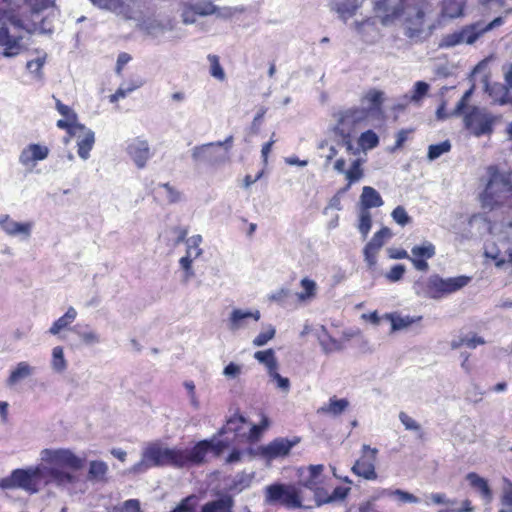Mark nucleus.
<instances>
[{"label": "nucleus", "instance_id": "nucleus-1", "mask_svg": "<svg viewBox=\"0 0 512 512\" xmlns=\"http://www.w3.org/2000/svg\"><path fill=\"white\" fill-rule=\"evenodd\" d=\"M41 464L28 469H16L12 480L16 487L31 493L38 491V484H52L66 488L76 481L74 471L84 466V458L67 448H45L40 452Z\"/></svg>", "mask_w": 512, "mask_h": 512}, {"label": "nucleus", "instance_id": "nucleus-2", "mask_svg": "<svg viewBox=\"0 0 512 512\" xmlns=\"http://www.w3.org/2000/svg\"><path fill=\"white\" fill-rule=\"evenodd\" d=\"M427 5L424 0H373L375 15L381 23L388 26L400 20L409 38L423 32Z\"/></svg>", "mask_w": 512, "mask_h": 512}, {"label": "nucleus", "instance_id": "nucleus-3", "mask_svg": "<svg viewBox=\"0 0 512 512\" xmlns=\"http://www.w3.org/2000/svg\"><path fill=\"white\" fill-rule=\"evenodd\" d=\"M9 25L14 28L35 32L38 30L36 25H27L24 21L10 9L0 6V49L4 58H16L27 50L23 36L12 34Z\"/></svg>", "mask_w": 512, "mask_h": 512}, {"label": "nucleus", "instance_id": "nucleus-4", "mask_svg": "<svg viewBox=\"0 0 512 512\" xmlns=\"http://www.w3.org/2000/svg\"><path fill=\"white\" fill-rule=\"evenodd\" d=\"M487 183L480 195L484 208L493 210L498 207H512V173L501 172L497 166L486 169Z\"/></svg>", "mask_w": 512, "mask_h": 512}, {"label": "nucleus", "instance_id": "nucleus-5", "mask_svg": "<svg viewBox=\"0 0 512 512\" xmlns=\"http://www.w3.org/2000/svg\"><path fill=\"white\" fill-rule=\"evenodd\" d=\"M490 234L484 246L485 257L498 268L507 266L512 273V221L491 226Z\"/></svg>", "mask_w": 512, "mask_h": 512}, {"label": "nucleus", "instance_id": "nucleus-6", "mask_svg": "<svg viewBox=\"0 0 512 512\" xmlns=\"http://www.w3.org/2000/svg\"><path fill=\"white\" fill-rule=\"evenodd\" d=\"M470 281L471 277L465 275L442 278L438 274H433L429 277H419L412 288L418 297L441 299L462 289Z\"/></svg>", "mask_w": 512, "mask_h": 512}, {"label": "nucleus", "instance_id": "nucleus-7", "mask_svg": "<svg viewBox=\"0 0 512 512\" xmlns=\"http://www.w3.org/2000/svg\"><path fill=\"white\" fill-rule=\"evenodd\" d=\"M335 124L332 126V132L341 138L351 147L350 139L359 129L370 124V110H364V106H353L340 110L334 115Z\"/></svg>", "mask_w": 512, "mask_h": 512}, {"label": "nucleus", "instance_id": "nucleus-8", "mask_svg": "<svg viewBox=\"0 0 512 512\" xmlns=\"http://www.w3.org/2000/svg\"><path fill=\"white\" fill-rule=\"evenodd\" d=\"M502 23V18L497 17L488 24L479 21L464 26L459 30L443 35L439 41V47L449 49L456 47L458 45L473 44L485 32L490 31L497 26H500Z\"/></svg>", "mask_w": 512, "mask_h": 512}, {"label": "nucleus", "instance_id": "nucleus-9", "mask_svg": "<svg viewBox=\"0 0 512 512\" xmlns=\"http://www.w3.org/2000/svg\"><path fill=\"white\" fill-rule=\"evenodd\" d=\"M264 502L267 505L298 509L302 507L301 490L296 485L274 483L265 487Z\"/></svg>", "mask_w": 512, "mask_h": 512}, {"label": "nucleus", "instance_id": "nucleus-10", "mask_svg": "<svg viewBox=\"0 0 512 512\" xmlns=\"http://www.w3.org/2000/svg\"><path fill=\"white\" fill-rule=\"evenodd\" d=\"M179 13L185 25L195 24L197 16L216 14L218 17L228 19L234 14L230 7L218 8L212 2L193 3L192 0H180Z\"/></svg>", "mask_w": 512, "mask_h": 512}, {"label": "nucleus", "instance_id": "nucleus-11", "mask_svg": "<svg viewBox=\"0 0 512 512\" xmlns=\"http://www.w3.org/2000/svg\"><path fill=\"white\" fill-rule=\"evenodd\" d=\"M464 114L465 128L475 137L492 134L499 117L485 108L473 106Z\"/></svg>", "mask_w": 512, "mask_h": 512}, {"label": "nucleus", "instance_id": "nucleus-12", "mask_svg": "<svg viewBox=\"0 0 512 512\" xmlns=\"http://www.w3.org/2000/svg\"><path fill=\"white\" fill-rule=\"evenodd\" d=\"M206 442H198L192 448H167L166 465L176 468L191 467L203 463Z\"/></svg>", "mask_w": 512, "mask_h": 512}, {"label": "nucleus", "instance_id": "nucleus-13", "mask_svg": "<svg viewBox=\"0 0 512 512\" xmlns=\"http://www.w3.org/2000/svg\"><path fill=\"white\" fill-rule=\"evenodd\" d=\"M191 158L196 167L216 168L228 162L227 151L215 142L196 145L191 149Z\"/></svg>", "mask_w": 512, "mask_h": 512}, {"label": "nucleus", "instance_id": "nucleus-14", "mask_svg": "<svg viewBox=\"0 0 512 512\" xmlns=\"http://www.w3.org/2000/svg\"><path fill=\"white\" fill-rule=\"evenodd\" d=\"M166 451L158 442L145 445L142 449L141 459L128 469V473L139 475L154 467L166 466Z\"/></svg>", "mask_w": 512, "mask_h": 512}, {"label": "nucleus", "instance_id": "nucleus-15", "mask_svg": "<svg viewBox=\"0 0 512 512\" xmlns=\"http://www.w3.org/2000/svg\"><path fill=\"white\" fill-rule=\"evenodd\" d=\"M150 0L140 1L139 18L134 19L138 25L147 34L158 37L175 28L176 21L170 17L156 18L146 17L145 12L149 10L148 3Z\"/></svg>", "mask_w": 512, "mask_h": 512}, {"label": "nucleus", "instance_id": "nucleus-16", "mask_svg": "<svg viewBox=\"0 0 512 512\" xmlns=\"http://www.w3.org/2000/svg\"><path fill=\"white\" fill-rule=\"evenodd\" d=\"M50 149L42 143H29L24 146L18 156L19 164L28 173L34 171L39 162L48 158Z\"/></svg>", "mask_w": 512, "mask_h": 512}, {"label": "nucleus", "instance_id": "nucleus-17", "mask_svg": "<svg viewBox=\"0 0 512 512\" xmlns=\"http://www.w3.org/2000/svg\"><path fill=\"white\" fill-rule=\"evenodd\" d=\"M377 454V448L364 444L361 449L360 458L352 466V472L365 480H376L378 477L375 468Z\"/></svg>", "mask_w": 512, "mask_h": 512}, {"label": "nucleus", "instance_id": "nucleus-18", "mask_svg": "<svg viewBox=\"0 0 512 512\" xmlns=\"http://www.w3.org/2000/svg\"><path fill=\"white\" fill-rule=\"evenodd\" d=\"M125 151L138 169H144L153 157L148 141L142 137L129 139Z\"/></svg>", "mask_w": 512, "mask_h": 512}, {"label": "nucleus", "instance_id": "nucleus-19", "mask_svg": "<svg viewBox=\"0 0 512 512\" xmlns=\"http://www.w3.org/2000/svg\"><path fill=\"white\" fill-rule=\"evenodd\" d=\"M260 318L261 313L258 309L234 308L226 320V325L229 331L238 333L248 329L252 322L257 323Z\"/></svg>", "mask_w": 512, "mask_h": 512}, {"label": "nucleus", "instance_id": "nucleus-20", "mask_svg": "<svg viewBox=\"0 0 512 512\" xmlns=\"http://www.w3.org/2000/svg\"><path fill=\"white\" fill-rule=\"evenodd\" d=\"M298 439L289 440L287 438H277L267 445L259 446L255 449V455L271 461L276 458L284 457L298 443Z\"/></svg>", "mask_w": 512, "mask_h": 512}, {"label": "nucleus", "instance_id": "nucleus-21", "mask_svg": "<svg viewBox=\"0 0 512 512\" xmlns=\"http://www.w3.org/2000/svg\"><path fill=\"white\" fill-rule=\"evenodd\" d=\"M34 223L32 221L19 222L8 214H0V229L7 236L28 240L31 237Z\"/></svg>", "mask_w": 512, "mask_h": 512}, {"label": "nucleus", "instance_id": "nucleus-22", "mask_svg": "<svg viewBox=\"0 0 512 512\" xmlns=\"http://www.w3.org/2000/svg\"><path fill=\"white\" fill-rule=\"evenodd\" d=\"M436 254V247L430 241H423L412 247L410 261L417 271L426 272L429 269L428 260Z\"/></svg>", "mask_w": 512, "mask_h": 512}, {"label": "nucleus", "instance_id": "nucleus-23", "mask_svg": "<svg viewBox=\"0 0 512 512\" xmlns=\"http://www.w3.org/2000/svg\"><path fill=\"white\" fill-rule=\"evenodd\" d=\"M69 136L76 138L77 154L82 160H87L90 157V152L95 144V133L81 124L77 129L68 132Z\"/></svg>", "mask_w": 512, "mask_h": 512}, {"label": "nucleus", "instance_id": "nucleus-24", "mask_svg": "<svg viewBox=\"0 0 512 512\" xmlns=\"http://www.w3.org/2000/svg\"><path fill=\"white\" fill-rule=\"evenodd\" d=\"M48 54L43 49H35L29 53V58L26 62V70L30 77L37 81L42 82L44 79V66L47 63Z\"/></svg>", "mask_w": 512, "mask_h": 512}, {"label": "nucleus", "instance_id": "nucleus-25", "mask_svg": "<svg viewBox=\"0 0 512 512\" xmlns=\"http://www.w3.org/2000/svg\"><path fill=\"white\" fill-rule=\"evenodd\" d=\"M430 86L424 81L414 83L409 94H405L400 101L393 107V110H404L409 104L420 106L425 96L428 94Z\"/></svg>", "mask_w": 512, "mask_h": 512}, {"label": "nucleus", "instance_id": "nucleus-26", "mask_svg": "<svg viewBox=\"0 0 512 512\" xmlns=\"http://www.w3.org/2000/svg\"><path fill=\"white\" fill-rule=\"evenodd\" d=\"M35 373V366H32L27 361H20L10 370L6 385L9 388H14L25 379L32 377Z\"/></svg>", "mask_w": 512, "mask_h": 512}, {"label": "nucleus", "instance_id": "nucleus-27", "mask_svg": "<svg viewBox=\"0 0 512 512\" xmlns=\"http://www.w3.org/2000/svg\"><path fill=\"white\" fill-rule=\"evenodd\" d=\"M233 434L232 441L241 442L247 435V422L242 415L232 416L220 430V435Z\"/></svg>", "mask_w": 512, "mask_h": 512}, {"label": "nucleus", "instance_id": "nucleus-28", "mask_svg": "<svg viewBox=\"0 0 512 512\" xmlns=\"http://www.w3.org/2000/svg\"><path fill=\"white\" fill-rule=\"evenodd\" d=\"M56 109L59 114L63 116V119L57 121L56 125L58 128L64 129L68 133L81 125V123L78 122L75 111L68 105L63 104L60 100H56Z\"/></svg>", "mask_w": 512, "mask_h": 512}, {"label": "nucleus", "instance_id": "nucleus-29", "mask_svg": "<svg viewBox=\"0 0 512 512\" xmlns=\"http://www.w3.org/2000/svg\"><path fill=\"white\" fill-rule=\"evenodd\" d=\"M384 102V92L377 89H370L364 93L361 98L362 105L367 104L364 110H370V117H378L382 114V104Z\"/></svg>", "mask_w": 512, "mask_h": 512}, {"label": "nucleus", "instance_id": "nucleus-30", "mask_svg": "<svg viewBox=\"0 0 512 512\" xmlns=\"http://www.w3.org/2000/svg\"><path fill=\"white\" fill-rule=\"evenodd\" d=\"M485 90L495 104L503 106L512 103V89L502 83H486Z\"/></svg>", "mask_w": 512, "mask_h": 512}, {"label": "nucleus", "instance_id": "nucleus-31", "mask_svg": "<svg viewBox=\"0 0 512 512\" xmlns=\"http://www.w3.org/2000/svg\"><path fill=\"white\" fill-rule=\"evenodd\" d=\"M385 318L390 321L392 332L404 330L422 320V316L402 315L399 312L387 313Z\"/></svg>", "mask_w": 512, "mask_h": 512}, {"label": "nucleus", "instance_id": "nucleus-32", "mask_svg": "<svg viewBox=\"0 0 512 512\" xmlns=\"http://www.w3.org/2000/svg\"><path fill=\"white\" fill-rule=\"evenodd\" d=\"M384 201L379 192L370 186H364L360 196V209L369 211L371 208L381 207Z\"/></svg>", "mask_w": 512, "mask_h": 512}, {"label": "nucleus", "instance_id": "nucleus-33", "mask_svg": "<svg viewBox=\"0 0 512 512\" xmlns=\"http://www.w3.org/2000/svg\"><path fill=\"white\" fill-rule=\"evenodd\" d=\"M233 506V498L230 495H222L218 499L204 504L201 512H231Z\"/></svg>", "mask_w": 512, "mask_h": 512}, {"label": "nucleus", "instance_id": "nucleus-34", "mask_svg": "<svg viewBox=\"0 0 512 512\" xmlns=\"http://www.w3.org/2000/svg\"><path fill=\"white\" fill-rule=\"evenodd\" d=\"M361 3L362 0H334L333 9L339 14L340 18L347 20L355 14Z\"/></svg>", "mask_w": 512, "mask_h": 512}, {"label": "nucleus", "instance_id": "nucleus-35", "mask_svg": "<svg viewBox=\"0 0 512 512\" xmlns=\"http://www.w3.org/2000/svg\"><path fill=\"white\" fill-rule=\"evenodd\" d=\"M301 292L296 294L299 303L307 304L315 299L317 295V283L310 278H303L300 281Z\"/></svg>", "mask_w": 512, "mask_h": 512}, {"label": "nucleus", "instance_id": "nucleus-36", "mask_svg": "<svg viewBox=\"0 0 512 512\" xmlns=\"http://www.w3.org/2000/svg\"><path fill=\"white\" fill-rule=\"evenodd\" d=\"M364 163V160L362 159H355L349 169L345 172V178L347 180V185L345 188L341 190V192H346L350 189L351 185L360 181L364 176V170L362 168V165Z\"/></svg>", "mask_w": 512, "mask_h": 512}, {"label": "nucleus", "instance_id": "nucleus-37", "mask_svg": "<svg viewBox=\"0 0 512 512\" xmlns=\"http://www.w3.org/2000/svg\"><path fill=\"white\" fill-rule=\"evenodd\" d=\"M484 343L485 340L481 336L471 332L453 339L450 346L452 349H458L462 346L475 349L477 346L483 345Z\"/></svg>", "mask_w": 512, "mask_h": 512}, {"label": "nucleus", "instance_id": "nucleus-38", "mask_svg": "<svg viewBox=\"0 0 512 512\" xmlns=\"http://www.w3.org/2000/svg\"><path fill=\"white\" fill-rule=\"evenodd\" d=\"M349 491H350L349 487L338 486L333 490V492L327 498H322L321 491H315V493H314L315 501L318 506H321L323 504L332 503V502L343 501L347 497Z\"/></svg>", "mask_w": 512, "mask_h": 512}, {"label": "nucleus", "instance_id": "nucleus-39", "mask_svg": "<svg viewBox=\"0 0 512 512\" xmlns=\"http://www.w3.org/2000/svg\"><path fill=\"white\" fill-rule=\"evenodd\" d=\"M51 369L58 374L64 373L68 368V361L65 358L62 346H55L51 352L50 360Z\"/></svg>", "mask_w": 512, "mask_h": 512}, {"label": "nucleus", "instance_id": "nucleus-40", "mask_svg": "<svg viewBox=\"0 0 512 512\" xmlns=\"http://www.w3.org/2000/svg\"><path fill=\"white\" fill-rule=\"evenodd\" d=\"M349 406V401L347 399H337L336 397H332L329 399V402L323 405L318 412L328 414L331 416H339L341 415Z\"/></svg>", "mask_w": 512, "mask_h": 512}, {"label": "nucleus", "instance_id": "nucleus-41", "mask_svg": "<svg viewBox=\"0 0 512 512\" xmlns=\"http://www.w3.org/2000/svg\"><path fill=\"white\" fill-rule=\"evenodd\" d=\"M467 480L469 481L470 485L475 488L481 496L484 498L486 503H490L492 500V492L488 486L487 481L480 477L476 473H469L467 475Z\"/></svg>", "mask_w": 512, "mask_h": 512}, {"label": "nucleus", "instance_id": "nucleus-42", "mask_svg": "<svg viewBox=\"0 0 512 512\" xmlns=\"http://www.w3.org/2000/svg\"><path fill=\"white\" fill-rule=\"evenodd\" d=\"M254 358L266 367L268 375L274 370H278V362L273 349L256 351Z\"/></svg>", "mask_w": 512, "mask_h": 512}, {"label": "nucleus", "instance_id": "nucleus-43", "mask_svg": "<svg viewBox=\"0 0 512 512\" xmlns=\"http://www.w3.org/2000/svg\"><path fill=\"white\" fill-rule=\"evenodd\" d=\"M77 317V311L73 307H69L65 314L58 318L50 327L49 333L57 335L63 329L67 328Z\"/></svg>", "mask_w": 512, "mask_h": 512}, {"label": "nucleus", "instance_id": "nucleus-44", "mask_svg": "<svg viewBox=\"0 0 512 512\" xmlns=\"http://www.w3.org/2000/svg\"><path fill=\"white\" fill-rule=\"evenodd\" d=\"M467 0H444L442 4V16L457 18L463 15V9Z\"/></svg>", "mask_w": 512, "mask_h": 512}, {"label": "nucleus", "instance_id": "nucleus-45", "mask_svg": "<svg viewBox=\"0 0 512 512\" xmlns=\"http://www.w3.org/2000/svg\"><path fill=\"white\" fill-rule=\"evenodd\" d=\"M318 339L322 350L326 354L340 351L342 349L341 343L337 339L331 337L323 326L321 327V333L318 334Z\"/></svg>", "mask_w": 512, "mask_h": 512}, {"label": "nucleus", "instance_id": "nucleus-46", "mask_svg": "<svg viewBox=\"0 0 512 512\" xmlns=\"http://www.w3.org/2000/svg\"><path fill=\"white\" fill-rule=\"evenodd\" d=\"M142 85L143 81L140 79L121 84L119 88L116 90V92L109 96V101L111 103H115L118 100L125 98L130 93L140 88Z\"/></svg>", "mask_w": 512, "mask_h": 512}, {"label": "nucleus", "instance_id": "nucleus-47", "mask_svg": "<svg viewBox=\"0 0 512 512\" xmlns=\"http://www.w3.org/2000/svg\"><path fill=\"white\" fill-rule=\"evenodd\" d=\"M202 242L203 238L199 234L188 237L185 240L186 255H189L196 259L199 258L203 254V249L200 247Z\"/></svg>", "mask_w": 512, "mask_h": 512}, {"label": "nucleus", "instance_id": "nucleus-48", "mask_svg": "<svg viewBox=\"0 0 512 512\" xmlns=\"http://www.w3.org/2000/svg\"><path fill=\"white\" fill-rule=\"evenodd\" d=\"M253 473H239L235 475L231 484L229 485V490L233 492H241L244 489L248 488L253 480Z\"/></svg>", "mask_w": 512, "mask_h": 512}, {"label": "nucleus", "instance_id": "nucleus-49", "mask_svg": "<svg viewBox=\"0 0 512 512\" xmlns=\"http://www.w3.org/2000/svg\"><path fill=\"white\" fill-rule=\"evenodd\" d=\"M379 144L378 135L372 130L362 132L358 138V145L363 151L371 150Z\"/></svg>", "mask_w": 512, "mask_h": 512}, {"label": "nucleus", "instance_id": "nucleus-50", "mask_svg": "<svg viewBox=\"0 0 512 512\" xmlns=\"http://www.w3.org/2000/svg\"><path fill=\"white\" fill-rule=\"evenodd\" d=\"M108 466L103 461H91L89 464L88 477L91 480L103 481L106 477Z\"/></svg>", "mask_w": 512, "mask_h": 512}, {"label": "nucleus", "instance_id": "nucleus-51", "mask_svg": "<svg viewBox=\"0 0 512 512\" xmlns=\"http://www.w3.org/2000/svg\"><path fill=\"white\" fill-rule=\"evenodd\" d=\"M201 442H206V450H205V456L207 455L208 451H212L216 456H219L223 453V451L228 448L232 440H230L228 437L225 439H217L216 437H213L210 440H202Z\"/></svg>", "mask_w": 512, "mask_h": 512}, {"label": "nucleus", "instance_id": "nucleus-52", "mask_svg": "<svg viewBox=\"0 0 512 512\" xmlns=\"http://www.w3.org/2000/svg\"><path fill=\"white\" fill-rule=\"evenodd\" d=\"M501 506L499 512H512V483L506 478L503 480Z\"/></svg>", "mask_w": 512, "mask_h": 512}, {"label": "nucleus", "instance_id": "nucleus-53", "mask_svg": "<svg viewBox=\"0 0 512 512\" xmlns=\"http://www.w3.org/2000/svg\"><path fill=\"white\" fill-rule=\"evenodd\" d=\"M275 334V327L271 324H267L263 326L261 332L253 339L252 343L256 347H262L272 340L275 337Z\"/></svg>", "mask_w": 512, "mask_h": 512}, {"label": "nucleus", "instance_id": "nucleus-54", "mask_svg": "<svg viewBox=\"0 0 512 512\" xmlns=\"http://www.w3.org/2000/svg\"><path fill=\"white\" fill-rule=\"evenodd\" d=\"M77 334L79 338L83 341V343L86 345L91 346L99 344L101 342L100 334L90 327H85L84 329L77 331Z\"/></svg>", "mask_w": 512, "mask_h": 512}, {"label": "nucleus", "instance_id": "nucleus-55", "mask_svg": "<svg viewBox=\"0 0 512 512\" xmlns=\"http://www.w3.org/2000/svg\"><path fill=\"white\" fill-rule=\"evenodd\" d=\"M324 470L323 465H311L307 469L308 478L303 480L305 487L313 489L318 483V479Z\"/></svg>", "mask_w": 512, "mask_h": 512}, {"label": "nucleus", "instance_id": "nucleus-56", "mask_svg": "<svg viewBox=\"0 0 512 512\" xmlns=\"http://www.w3.org/2000/svg\"><path fill=\"white\" fill-rule=\"evenodd\" d=\"M372 227L371 213L366 209H360L359 211V223L358 230L364 238L367 237Z\"/></svg>", "mask_w": 512, "mask_h": 512}, {"label": "nucleus", "instance_id": "nucleus-57", "mask_svg": "<svg viewBox=\"0 0 512 512\" xmlns=\"http://www.w3.org/2000/svg\"><path fill=\"white\" fill-rule=\"evenodd\" d=\"M451 149V144L449 141H443L438 144L430 145L428 148V158L433 161L439 158L444 153L449 152Z\"/></svg>", "mask_w": 512, "mask_h": 512}, {"label": "nucleus", "instance_id": "nucleus-58", "mask_svg": "<svg viewBox=\"0 0 512 512\" xmlns=\"http://www.w3.org/2000/svg\"><path fill=\"white\" fill-rule=\"evenodd\" d=\"M391 237V230L387 227H383L373 235L372 239L368 243L376 247L377 249H380L384 245V243Z\"/></svg>", "mask_w": 512, "mask_h": 512}, {"label": "nucleus", "instance_id": "nucleus-59", "mask_svg": "<svg viewBox=\"0 0 512 512\" xmlns=\"http://www.w3.org/2000/svg\"><path fill=\"white\" fill-rule=\"evenodd\" d=\"M198 501L199 499L196 495H190L183 499L171 512H195Z\"/></svg>", "mask_w": 512, "mask_h": 512}, {"label": "nucleus", "instance_id": "nucleus-60", "mask_svg": "<svg viewBox=\"0 0 512 512\" xmlns=\"http://www.w3.org/2000/svg\"><path fill=\"white\" fill-rule=\"evenodd\" d=\"M268 424V419L263 417L259 425H252L250 427L247 426V435L245 439L250 442L258 440L262 431L268 427Z\"/></svg>", "mask_w": 512, "mask_h": 512}, {"label": "nucleus", "instance_id": "nucleus-61", "mask_svg": "<svg viewBox=\"0 0 512 512\" xmlns=\"http://www.w3.org/2000/svg\"><path fill=\"white\" fill-rule=\"evenodd\" d=\"M291 296V290L287 287L279 288L268 295V299L279 305L285 306L288 298Z\"/></svg>", "mask_w": 512, "mask_h": 512}, {"label": "nucleus", "instance_id": "nucleus-62", "mask_svg": "<svg viewBox=\"0 0 512 512\" xmlns=\"http://www.w3.org/2000/svg\"><path fill=\"white\" fill-rule=\"evenodd\" d=\"M242 373H243V365L237 364L235 362H230L229 364H227L224 367L223 372H222L223 376L227 380L237 379L241 376Z\"/></svg>", "mask_w": 512, "mask_h": 512}, {"label": "nucleus", "instance_id": "nucleus-63", "mask_svg": "<svg viewBox=\"0 0 512 512\" xmlns=\"http://www.w3.org/2000/svg\"><path fill=\"white\" fill-rule=\"evenodd\" d=\"M208 60L210 62V74L218 80H224L225 73L220 65L219 58L216 55H209Z\"/></svg>", "mask_w": 512, "mask_h": 512}, {"label": "nucleus", "instance_id": "nucleus-64", "mask_svg": "<svg viewBox=\"0 0 512 512\" xmlns=\"http://www.w3.org/2000/svg\"><path fill=\"white\" fill-rule=\"evenodd\" d=\"M159 188L162 190L163 195L169 203H176L180 201L181 194L169 183L160 184Z\"/></svg>", "mask_w": 512, "mask_h": 512}]
</instances>
